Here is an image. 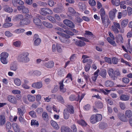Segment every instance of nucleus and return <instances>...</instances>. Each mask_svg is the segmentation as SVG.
Returning <instances> with one entry per match:
<instances>
[{
  "mask_svg": "<svg viewBox=\"0 0 132 132\" xmlns=\"http://www.w3.org/2000/svg\"><path fill=\"white\" fill-rule=\"evenodd\" d=\"M8 100L11 103L15 104L17 103V100L15 97L12 95H9L7 97Z\"/></svg>",
  "mask_w": 132,
  "mask_h": 132,
  "instance_id": "f8f14e48",
  "label": "nucleus"
},
{
  "mask_svg": "<svg viewBox=\"0 0 132 132\" xmlns=\"http://www.w3.org/2000/svg\"><path fill=\"white\" fill-rule=\"evenodd\" d=\"M21 42L19 41H17L13 43V45L16 47H20L21 46Z\"/></svg>",
  "mask_w": 132,
  "mask_h": 132,
  "instance_id": "de8ad7c7",
  "label": "nucleus"
},
{
  "mask_svg": "<svg viewBox=\"0 0 132 132\" xmlns=\"http://www.w3.org/2000/svg\"><path fill=\"white\" fill-rule=\"evenodd\" d=\"M69 112H68L67 110H64L63 116L64 118L65 119H68L69 117Z\"/></svg>",
  "mask_w": 132,
  "mask_h": 132,
  "instance_id": "c85d7f7f",
  "label": "nucleus"
},
{
  "mask_svg": "<svg viewBox=\"0 0 132 132\" xmlns=\"http://www.w3.org/2000/svg\"><path fill=\"white\" fill-rule=\"evenodd\" d=\"M106 71L104 69L102 70L99 73V75L104 79L106 78Z\"/></svg>",
  "mask_w": 132,
  "mask_h": 132,
  "instance_id": "a211bd4d",
  "label": "nucleus"
},
{
  "mask_svg": "<svg viewBox=\"0 0 132 132\" xmlns=\"http://www.w3.org/2000/svg\"><path fill=\"white\" fill-rule=\"evenodd\" d=\"M125 114L127 117H131L132 116V112L130 110H127L125 112Z\"/></svg>",
  "mask_w": 132,
  "mask_h": 132,
  "instance_id": "f704fd0d",
  "label": "nucleus"
},
{
  "mask_svg": "<svg viewBox=\"0 0 132 132\" xmlns=\"http://www.w3.org/2000/svg\"><path fill=\"white\" fill-rule=\"evenodd\" d=\"M43 86L42 82L41 81L37 82L32 84V86L34 88L37 89L41 88Z\"/></svg>",
  "mask_w": 132,
  "mask_h": 132,
  "instance_id": "1a4fd4ad",
  "label": "nucleus"
},
{
  "mask_svg": "<svg viewBox=\"0 0 132 132\" xmlns=\"http://www.w3.org/2000/svg\"><path fill=\"white\" fill-rule=\"evenodd\" d=\"M5 122V116L3 115L0 116V126H2L4 125Z\"/></svg>",
  "mask_w": 132,
  "mask_h": 132,
  "instance_id": "4be33fe9",
  "label": "nucleus"
},
{
  "mask_svg": "<svg viewBox=\"0 0 132 132\" xmlns=\"http://www.w3.org/2000/svg\"><path fill=\"white\" fill-rule=\"evenodd\" d=\"M122 81L124 83L127 84L129 82V80L128 78L124 77L122 78Z\"/></svg>",
  "mask_w": 132,
  "mask_h": 132,
  "instance_id": "338daca9",
  "label": "nucleus"
},
{
  "mask_svg": "<svg viewBox=\"0 0 132 132\" xmlns=\"http://www.w3.org/2000/svg\"><path fill=\"white\" fill-rule=\"evenodd\" d=\"M102 23L103 24L105 28H107L108 26L110 24V20L108 16L101 18Z\"/></svg>",
  "mask_w": 132,
  "mask_h": 132,
  "instance_id": "20e7f679",
  "label": "nucleus"
},
{
  "mask_svg": "<svg viewBox=\"0 0 132 132\" xmlns=\"http://www.w3.org/2000/svg\"><path fill=\"white\" fill-rule=\"evenodd\" d=\"M12 127L15 132H20V129L19 126L16 123H14L12 124Z\"/></svg>",
  "mask_w": 132,
  "mask_h": 132,
  "instance_id": "aec40b11",
  "label": "nucleus"
},
{
  "mask_svg": "<svg viewBox=\"0 0 132 132\" xmlns=\"http://www.w3.org/2000/svg\"><path fill=\"white\" fill-rule=\"evenodd\" d=\"M111 2L112 4L116 6H118L120 4L119 0H112Z\"/></svg>",
  "mask_w": 132,
  "mask_h": 132,
  "instance_id": "58836bf2",
  "label": "nucleus"
},
{
  "mask_svg": "<svg viewBox=\"0 0 132 132\" xmlns=\"http://www.w3.org/2000/svg\"><path fill=\"white\" fill-rule=\"evenodd\" d=\"M17 113L20 116H23L26 112V110L23 107H21L18 108Z\"/></svg>",
  "mask_w": 132,
  "mask_h": 132,
  "instance_id": "ddd939ff",
  "label": "nucleus"
},
{
  "mask_svg": "<svg viewBox=\"0 0 132 132\" xmlns=\"http://www.w3.org/2000/svg\"><path fill=\"white\" fill-rule=\"evenodd\" d=\"M57 50L59 52H61L62 51V49L61 46L60 44H56Z\"/></svg>",
  "mask_w": 132,
  "mask_h": 132,
  "instance_id": "3c124183",
  "label": "nucleus"
},
{
  "mask_svg": "<svg viewBox=\"0 0 132 132\" xmlns=\"http://www.w3.org/2000/svg\"><path fill=\"white\" fill-rule=\"evenodd\" d=\"M34 22L37 25L40 26L42 24L41 20L37 18H35L33 20Z\"/></svg>",
  "mask_w": 132,
  "mask_h": 132,
  "instance_id": "a878e982",
  "label": "nucleus"
},
{
  "mask_svg": "<svg viewBox=\"0 0 132 132\" xmlns=\"http://www.w3.org/2000/svg\"><path fill=\"white\" fill-rule=\"evenodd\" d=\"M80 96L79 95H78L77 97H76V96L73 94L71 95L69 97V99L70 101H78L80 98Z\"/></svg>",
  "mask_w": 132,
  "mask_h": 132,
  "instance_id": "4468645a",
  "label": "nucleus"
},
{
  "mask_svg": "<svg viewBox=\"0 0 132 132\" xmlns=\"http://www.w3.org/2000/svg\"><path fill=\"white\" fill-rule=\"evenodd\" d=\"M22 12L23 13L26 14L29 12V10L28 8L26 7L25 6H24Z\"/></svg>",
  "mask_w": 132,
  "mask_h": 132,
  "instance_id": "052dcab7",
  "label": "nucleus"
},
{
  "mask_svg": "<svg viewBox=\"0 0 132 132\" xmlns=\"http://www.w3.org/2000/svg\"><path fill=\"white\" fill-rule=\"evenodd\" d=\"M63 22L66 25L70 28H73L75 27V24L71 21L69 20H64Z\"/></svg>",
  "mask_w": 132,
  "mask_h": 132,
  "instance_id": "423d86ee",
  "label": "nucleus"
},
{
  "mask_svg": "<svg viewBox=\"0 0 132 132\" xmlns=\"http://www.w3.org/2000/svg\"><path fill=\"white\" fill-rule=\"evenodd\" d=\"M42 116L43 119L44 120H46L48 117V114L45 112H44L43 113Z\"/></svg>",
  "mask_w": 132,
  "mask_h": 132,
  "instance_id": "864d4df0",
  "label": "nucleus"
},
{
  "mask_svg": "<svg viewBox=\"0 0 132 132\" xmlns=\"http://www.w3.org/2000/svg\"><path fill=\"white\" fill-rule=\"evenodd\" d=\"M14 81L15 84L17 86H20L21 84V81L18 78H15L14 79Z\"/></svg>",
  "mask_w": 132,
  "mask_h": 132,
  "instance_id": "ea45409f",
  "label": "nucleus"
},
{
  "mask_svg": "<svg viewBox=\"0 0 132 132\" xmlns=\"http://www.w3.org/2000/svg\"><path fill=\"white\" fill-rule=\"evenodd\" d=\"M25 31L23 29H18L14 31V32L16 34H20L23 33Z\"/></svg>",
  "mask_w": 132,
  "mask_h": 132,
  "instance_id": "c9c22d12",
  "label": "nucleus"
},
{
  "mask_svg": "<svg viewBox=\"0 0 132 132\" xmlns=\"http://www.w3.org/2000/svg\"><path fill=\"white\" fill-rule=\"evenodd\" d=\"M96 106L98 108L101 109L103 107V103L101 102L97 101L95 102Z\"/></svg>",
  "mask_w": 132,
  "mask_h": 132,
  "instance_id": "bb28decb",
  "label": "nucleus"
},
{
  "mask_svg": "<svg viewBox=\"0 0 132 132\" xmlns=\"http://www.w3.org/2000/svg\"><path fill=\"white\" fill-rule=\"evenodd\" d=\"M29 54L27 52H24L20 54L18 57V60L20 62L27 63L30 61L28 57Z\"/></svg>",
  "mask_w": 132,
  "mask_h": 132,
  "instance_id": "f257e3e1",
  "label": "nucleus"
},
{
  "mask_svg": "<svg viewBox=\"0 0 132 132\" xmlns=\"http://www.w3.org/2000/svg\"><path fill=\"white\" fill-rule=\"evenodd\" d=\"M128 19H125L123 20L121 22V25L122 28H124L127 25L128 23Z\"/></svg>",
  "mask_w": 132,
  "mask_h": 132,
  "instance_id": "cd10ccee",
  "label": "nucleus"
},
{
  "mask_svg": "<svg viewBox=\"0 0 132 132\" xmlns=\"http://www.w3.org/2000/svg\"><path fill=\"white\" fill-rule=\"evenodd\" d=\"M67 108L64 109L65 110H67L68 112H69L70 114H73L74 113L73 107L71 104L67 105Z\"/></svg>",
  "mask_w": 132,
  "mask_h": 132,
  "instance_id": "9b49d317",
  "label": "nucleus"
},
{
  "mask_svg": "<svg viewBox=\"0 0 132 132\" xmlns=\"http://www.w3.org/2000/svg\"><path fill=\"white\" fill-rule=\"evenodd\" d=\"M118 118L121 121L124 122H127L128 119L123 113H119L118 115Z\"/></svg>",
  "mask_w": 132,
  "mask_h": 132,
  "instance_id": "9d476101",
  "label": "nucleus"
},
{
  "mask_svg": "<svg viewBox=\"0 0 132 132\" xmlns=\"http://www.w3.org/2000/svg\"><path fill=\"white\" fill-rule=\"evenodd\" d=\"M35 111L38 114H41L43 112V110L42 108H40L36 109Z\"/></svg>",
  "mask_w": 132,
  "mask_h": 132,
  "instance_id": "5fc2aeb1",
  "label": "nucleus"
},
{
  "mask_svg": "<svg viewBox=\"0 0 132 132\" xmlns=\"http://www.w3.org/2000/svg\"><path fill=\"white\" fill-rule=\"evenodd\" d=\"M115 9H114L110 11L109 13V17L111 20H113L115 16V13L117 12Z\"/></svg>",
  "mask_w": 132,
  "mask_h": 132,
  "instance_id": "0eeeda50",
  "label": "nucleus"
},
{
  "mask_svg": "<svg viewBox=\"0 0 132 132\" xmlns=\"http://www.w3.org/2000/svg\"><path fill=\"white\" fill-rule=\"evenodd\" d=\"M112 27L113 30L114 31L115 33L118 34L119 32V30L117 28H116V27H115L114 26H112Z\"/></svg>",
  "mask_w": 132,
  "mask_h": 132,
  "instance_id": "774afa93",
  "label": "nucleus"
},
{
  "mask_svg": "<svg viewBox=\"0 0 132 132\" xmlns=\"http://www.w3.org/2000/svg\"><path fill=\"white\" fill-rule=\"evenodd\" d=\"M13 25V23L10 22H6L4 23L3 25V27L7 28L10 27Z\"/></svg>",
  "mask_w": 132,
  "mask_h": 132,
  "instance_id": "79ce46f5",
  "label": "nucleus"
},
{
  "mask_svg": "<svg viewBox=\"0 0 132 132\" xmlns=\"http://www.w3.org/2000/svg\"><path fill=\"white\" fill-rule=\"evenodd\" d=\"M5 35L8 37H10L12 36L13 35L9 31H7L5 33Z\"/></svg>",
  "mask_w": 132,
  "mask_h": 132,
  "instance_id": "680f3d73",
  "label": "nucleus"
},
{
  "mask_svg": "<svg viewBox=\"0 0 132 132\" xmlns=\"http://www.w3.org/2000/svg\"><path fill=\"white\" fill-rule=\"evenodd\" d=\"M64 32L67 34L72 36L74 35L75 34L73 33L72 31H71L67 30H65Z\"/></svg>",
  "mask_w": 132,
  "mask_h": 132,
  "instance_id": "e2e57ef3",
  "label": "nucleus"
},
{
  "mask_svg": "<svg viewBox=\"0 0 132 132\" xmlns=\"http://www.w3.org/2000/svg\"><path fill=\"white\" fill-rule=\"evenodd\" d=\"M87 64L85 67V69L86 71H88L91 67L90 64Z\"/></svg>",
  "mask_w": 132,
  "mask_h": 132,
  "instance_id": "13d9d810",
  "label": "nucleus"
},
{
  "mask_svg": "<svg viewBox=\"0 0 132 132\" xmlns=\"http://www.w3.org/2000/svg\"><path fill=\"white\" fill-rule=\"evenodd\" d=\"M51 123L52 126L55 129L58 130L59 127L57 123L55 121L52 120L51 121Z\"/></svg>",
  "mask_w": 132,
  "mask_h": 132,
  "instance_id": "412c9836",
  "label": "nucleus"
},
{
  "mask_svg": "<svg viewBox=\"0 0 132 132\" xmlns=\"http://www.w3.org/2000/svg\"><path fill=\"white\" fill-rule=\"evenodd\" d=\"M89 3L92 6H95L96 4V2L94 0H89Z\"/></svg>",
  "mask_w": 132,
  "mask_h": 132,
  "instance_id": "603ef678",
  "label": "nucleus"
},
{
  "mask_svg": "<svg viewBox=\"0 0 132 132\" xmlns=\"http://www.w3.org/2000/svg\"><path fill=\"white\" fill-rule=\"evenodd\" d=\"M99 126L100 128L104 129L106 127L107 124L105 123L101 122Z\"/></svg>",
  "mask_w": 132,
  "mask_h": 132,
  "instance_id": "49530a36",
  "label": "nucleus"
},
{
  "mask_svg": "<svg viewBox=\"0 0 132 132\" xmlns=\"http://www.w3.org/2000/svg\"><path fill=\"white\" fill-rule=\"evenodd\" d=\"M75 44L78 46L82 47L84 46L85 45V43L83 41L77 40Z\"/></svg>",
  "mask_w": 132,
  "mask_h": 132,
  "instance_id": "f3484780",
  "label": "nucleus"
},
{
  "mask_svg": "<svg viewBox=\"0 0 132 132\" xmlns=\"http://www.w3.org/2000/svg\"><path fill=\"white\" fill-rule=\"evenodd\" d=\"M23 16L22 14H18L15 16V19L17 20H21L23 18Z\"/></svg>",
  "mask_w": 132,
  "mask_h": 132,
  "instance_id": "09e8293b",
  "label": "nucleus"
},
{
  "mask_svg": "<svg viewBox=\"0 0 132 132\" xmlns=\"http://www.w3.org/2000/svg\"><path fill=\"white\" fill-rule=\"evenodd\" d=\"M9 56L8 54L6 52H3L1 54V58L7 59Z\"/></svg>",
  "mask_w": 132,
  "mask_h": 132,
  "instance_id": "4c0bfd02",
  "label": "nucleus"
},
{
  "mask_svg": "<svg viewBox=\"0 0 132 132\" xmlns=\"http://www.w3.org/2000/svg\"><path fill=\"white\" fill-rule=\"evenodd\" d=\"M68 11L70 14H75L76 13V12L74 9L71 7H70L68 8Z\"/></svg>",
  "mask_w": 132,
  "mask_h": 132,
  "instance_id": "a18cd8bd",
  "label": "nucleus"
},
{
  "mask_svg": "<svg viewBox=\"0 0 132 132\" xmlns=\"http://www.w3.org/2000/svg\"><path fill=\"white\" fill-rule=\"evenodd\" d=\"M102 116L101 114H97L96 115H92L90 119L91 123L94 124L96 122L100 121L102 119Z\"/></svg>",
  "mask_w": 132,
  "mask_h": 132,
  "instance_id": "f03ea898",
  "label": "nucleus"
},
{
  "mask_svg": "<svg viewBox=\"0 0 132 132\" xmlns=\"http://www.w3.org/2000/svg\"><path fill=\"white\" fill-rule=\"evenodd\" d=\"M47 18L52 22L55 23L56 22L55 19L53 17L51 16H47Z\"/></svg>",
  "mask_w": 132,
  "mask_h": 132,
  "instance_id": "c03bdc74",
  "label": "nucleus"
},
{
  "mask_svg": "<svg viewBox=\"0 0 132 132\" xmlns=\"http://www.w3.org/2000/svg\"><path fill=\"white\" fill-rule=\"evenodd\" d=\"M125 12V15H126L127 14V12L126 10H124L123 11V12L122 13L121 12H119L118 13V19H120L122 15L123 16V12Z\"/></svg>",
  "mask_w": 132,
  "mask_h": 132,
  "instance_id": "8fccbe9b",
  "label": "nucleus"
},
{
  "mask_svg": "<svg viewBox=\"0 0 132 132\" xmlns=\"http://www.w3.org/2000/svg\"><path fill=\"white\" fill-rule=\"evenodd\" d=\"M89 57L86 55H83L82 56V58L83 59L82 62L83 63L87 62V64H92V60L88 59Z\"/></svg>",
  "mask_w": 132,
  "mask_h": 132,
  "instance_id": "6e6552de",
  "label": "nucleus"
},
{
  "mask_svg": "<svg viewBox=\"0 0 132 132\" xmlns=\"http://www.w3.org/2000/svg\"><path fill=\"white\" fill-rule=\"evenodd\" d=\"M119 104L120 107L122 110H124L126 109V106L124 103L120 102Z\"/></svg>",
  "mask_w": 132,
  "mask_h": 132,
  "instance_id": "6e6d98bb",
  "label": "nucleus"
},
{
  "mask_svg": "<svg viewBox=\"0 0 132 132\" xmlns=\"http://www.w3.org/2000/svg\"><path fill=\"white\" fill-rule=\"evenodd\" d=\"M43 23L45 26L49 28H51L53 27L52 25L47 22L43 21Z\"/></svg>",
  "mask_w": 132,
  "mask_h": 132,
  "instance_id": "473e14b6",
  "label": "nucleus"
},
{
  "mask_svg": "<svg viewBox=\"0 0 132 132\" xmlns=\"http://www.w3.org/2000/svg\"><path fill=\"white\" fill-rule=\"evenodd\" d=\"M6 129H10L11 127V125L10 122H7L6 124Z\"/></svg>",
  "mask_w": 132,
  "mask_h": 132,
  "instance_id": "69168bd1",
  "label": "nucleus"
},
{
  "mask_svg": "<svg viewBox=\"0 0 132 132\" xmlns=\"http://www.w3.org/2000/svg\"><path fill=\"white\" fill-rule=\"evenodd\" d=\"M25 16L26 18L21 20L20 22L21 25H27L30 22V19L31 16L27 14L25 15Z\"/></svg>",
  "mask_w": 132,
  "mask_h": 132,
  "instance_id": "7ed1b4c3",
  "label": "nucleus"
},
{
  "mask_svg": "<svg viewBox=\"0 0 132 132\" xmlns=\"http://www.w3.org/2000/svg\"><path fill=\"white\" fill-rule=\"evenodd\" d=\"M108 72L110 77L115 75V72L111 68H109L108 71Z\"/></svg>",
  "mask_w": 132,
  "mask_h": 132,
  "instance_id": "7c9ffc66",
  "label": "nucleus"
},
{
  "mask_svg": "<svg viewBox=\"0 0 132 132\" xmlns=\"http://www.w3.org/2000/svg\"><path fill=\"white\" fill-rule=\"evenodd\" d=\"M10 68L11 70L15 71L17 69L18 67L16 64L14 63H13L11 64Z\"/></svg>",
  "mask_w": 132,
  "mask_h": 132,
  "instance_id": "393cba45",
  "label": "nucleus"
},
{
  "mask_svg": "<svg viewBox=\"0 0 132 132\" xmlns=\"http://www.w3.org/2000/svg\"><path fill=\"white\" fill-rule=\"evenodd\" d=\"M70 129L68 127L62 126L61 128V132H69Z\"/></svg>",
  "mask_w": 132,
  "mask_h": 132,
  "instance_id": "c756f323",
  "label": "nucleus"
},
{
  "mask_svg": "<svg viewBox=\"0 0 132 132\" xmlns=\"http://www.w3.org/2000/svg\"><path fill=\"white\" fill-rule=\"evenodd\" d=\"M57 99L61 102L63 103L64 102V100L62 97L61 95L58 96L57 97Z\"/></svg>",
  "mask_w": 132,
  "mask_h": 132,
  "instance_id": "0e129e2a",
  "label": "nucleus"
},
{
  "mask_svg": "<svg viewBox=\"0 0 132 132\" xmlns=\"http://www.w3.org/2000/svg\"><path fill=\"white\" fill-rule=\"evenodd\" d=\"M4 10L6 12H7L9 13H11L13 11V9L7 5H5L4 6Z\"/></svg>",
  "mask_w": 132,
  "mask_h": 132,
  "instance_id": "6ab92c4d",
  "label": "nucleus"
},
{
  "mask_svg": "<svg viewBox=\"0 0 132 132\" xmlns=\"http://www.w3.org/2000/svg\"><path fill=\"white\" fill-rule=\"evenodd\" d=\"M116 42L117 43H119V42H120L121 43H122L123 42V39L121 36V35L119 34L117 37V38H116Z\"/></svg>",
  "mask_w": 132,
  "mask_h": 132,
  "instance_id": "b1692460",
  "label": "nucleus"
},
{
  "mask_svg": "<svg viewBox=\"0 0 132 132\" xmlns=\"http://www.w3.org/2000/svg\"><path fill=\"white\" fill-rule=\"evenodd\" d=\"M109 34L110 36L112 38V39H111L110 37H108L107 39V40L111 45L114 46H116V43L114 41L115 38L113 35L110 32H109Z\"/></svg>",
  "mask_w": 132,
  "mask_h": 132,
  "instance_id": "39448f33",
  "label": "nucleus"
},
{
  "mask_svg": "<svg viewBox=\"0 0 132 132\" xmlns=\"http://www.w3.org/2000/svg\"><path fill=\"white\" fill-rule=\"evenodd\" d=\"M27 97L28 100L31 102L34 101L36 99L35 97L34 96H31L30 95H28Z\"/></svg>",
  "mask_w": 132,
  "mask_h": 132,
  "instance_id": "72a5a7b5",
  "label": "nucleus"
},
{
  "mask_svg": "<svg viewBox=\"0 0 132 132\" xmlns=\"http://www.w3.org/2000/svg\"><path fill=\"white\" fill-rule=\"evenodd\" d=\"M31 126H34L38 127L39 126V123L38 121L36 120H31Z\"/></svg>",
  "mask_w": 132,
  "mask_h": 132,
  "instance_id": "a19ab883",
  "label": "nucleus"
},
{
  "mask_svg": "<svg viewBox=\"0 0 132 132\" xmlns=\"http://www.w3.org/2000/svg\"><path fill=\"white\" fill-rule=\"evenodd\" d=\"M114 82L110 80L106 81L105 82V86L107 87H111L114 86Z\"/></svg>",
  "mask_w": 132,
  "mask_h": 132,
  "instance_id": "2eb2a0df",
  "label": "nucleus"
},
{
  "mask_svg": "<svg viewBox=\"0 0 132 132\" xmlns=\"http://www.w3.org/2000/svg\"><path fill=\"white\" fill-rule=\"evenodd\" d=\"M100 13L101 16V18L106 16L105 13L104 9L103 8H102L100 11Z\"/></svg>",
  "mask_w": 132,
  "mask_h": 132,
  "instance_id": "e433bc0d",
  "label": "nucleus"
},
{
  "mask_svg": "<svg viewBox=\"0 0 132 132\" xmlns=\"http://www.w3.org/2000/svg\"><path fill=\"white\" fill-rule=\"evenodd\" d=\"M54 62L52 61H49L46 62L45 64V65L46 67L48 68H51L54 67Z\"/></svg>",
  "mask_w": 132,
  "mask_h": 132,
  "instance_id": "dca6fc26",
  "label": "nucleus"
},
{
  "mask_svg": "<svg viewBox=\"0 0 132 132\" xmlns=\"http://www.w3.org/2000/svg\"><path fill=\"white\" fill-rule=\"evenodd\" d=\"M120 98L122 100L127 101L129 99V97L128 95L122 94L120 95Z\"/></svg>",
  "mask_w": 132,
  "mask_h": 132,
  "instance_id": "5701e85b",
  "label": "nucleus"
},
{
  "mask_svg": "<svg viewBox=\"0 0 132 132\" xmlns=\"http://www.w3.org/2000/svg\"><path fill=\"white\" fill-rule=\"evenodd\" d=\"M45 8H42L41 9L40 11V14L42 15H46V11L45 10Z\"/></svg>",
  "mask_w": 132,
  "mask_h": 132,
  "instance_id": "bf43d9fd",
  "label": "nucleus"
},
{
  "mask_svg": "<svg viewBox=\"0 0 132 132\" xmlns=\"http://www.w3.org/2000/svg\"><path fill=\"white\" fill-rule=\"evenodd\" d=\"M48 5L51 7H52L54 5V3L53 0H48L47 1Z\"/></svg>",
  "mask_w": 132,
  "mask_h": 132,
  "instance_id": "4d7b16f0",
  "label": "nucleus"
},
{
  "mask_svg": "<svg viewBox=\"0 0 132 132\" xmlns=\"http://www.w3.org/2000/svg\"><path fill=\"white\" fill-rule=\"evenodd\" d=\"M77 122L78 124L82 126H85L87 125L85 121L83 120H78Z\"/></svg>",
  "mask_w": 132,
  "mask_h": 132,
  "instance_id": "37998d69",
  "label": "nucleus"
},
{
  "mask_svg": "<svg viewBox=\"0 0 132 132\" xmlns=\"http://www.w3.org/2000/svg\"><path fill=\"white\" fill-rule=\"evenodd\" d=\"M41 40L40 38H37L34 40V45L35 46H37L40 44Z\"/></svg>",
  "mask_w": 132,
  "mask_h": 132,
  "instance_id": "2f4dec72",
  "label": "nucleus"
}]
</instances>
